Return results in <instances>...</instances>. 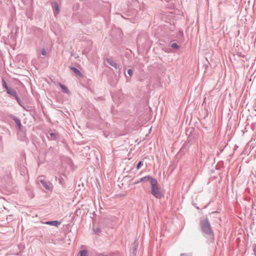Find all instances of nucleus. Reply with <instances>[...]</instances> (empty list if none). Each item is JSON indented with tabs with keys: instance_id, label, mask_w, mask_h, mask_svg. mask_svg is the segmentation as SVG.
I'll return each mask as SVG.
<instances>
[{
	"instance_id": "nucleus-1",
	"label": "nucleus",
	"mask_w": 256,
	"mask_h": 256,
	"mask_svg": "<svg viewBox=\"0 0 256 256\" xmlns=\"http://www.w3.org/2000/svg\"><path fill=\"white\" fill-rule=\"evenodd\" d=\"M200 228L202 232L206 236L210 242H214V235L210 222L208 218L201 220L200 221Z\"/></svg>"
},
{
	"instance_id": "nucleus-2",
	"label": "nucleus",
	"mask_w": 256,
	"mask_h": 256,
	"mask_svg": "<svg viewBox=\"0 0 256 256\" xmlns=\"http://www.w3.org/2000/svg\"><path fill=\"white\" fill-rule=\"evenodd\" d=\"M150 194L156 198H161L162 194L157 180L154 178L152 179V180L150 182Z\"/></svg>"
},
{
	"instance_id": "nucleus-3",
	"label": "nucleus",
	"mask_w": 256,
	"mask_h": 256,
	"mask_svg": "<svg viewBox=\"0 0 256 256\" xmlns=\"http://www.w3.org/2000/svg\"><path fill=\"white\" fill-rule=\"evenodd\" d=\"M152 176L148 175L145 176L141 178L138 180L134 182V184H139L140 182H148L150 183V182L152 180V179H154Z\"/></svg>"
},
{
	"instance_id": "nucleus-4",
	"label": "nucleus",
	"mask_w": 256,
	"mask_h": 256,
	"mask_svg": "<svg viewBox=\"0 0 256 256\" xmlns=\"http://www.w3.org/2000/svg\"><path fill=\"white\" fill-rule=\"evenodd\" d=\"M10 117L15 122L17 126H18V129L21 130L22 124L20 120L12 114H10Z\"/></svg>"
},
{
	"instance_id": "nucleus-5",
	"label": "nucleus",
	"mask_w": 256,
	"mask_h": 256,
	"mask_svg": "<svg viewBox=\"0 0 256 256\" xmlns=\"http://www.w3.org/2000/svg\"><path fill=\"white\" fill-rule=\"evenodd\" d=\"M42 176H40L38 178V180L40 182L44 188L46 190H49L50 188L48 184L42 178Z\"/></svg>"
},
{
	"instance_id": "nucleus-6",
	"label": "nucleus",
	"mask_w": 256,
	"mask_h": 256,
	"mask_svg": "<svg viewBox=\"0 0 256 256\" xmlns=\"http://www.w3.org/2000/svg\"><path fill=\"white\" fill-rule=\"evenodd\" d=\"M106 61L108 64L114 67L116 69H118V64L115 61L110 58H106Z\"/></svg>"
},
{
	"instance_id": "nucleus-7",
	"label": "nucleus",
	"mask_w": 256,
	"mask_h": 256,
	"mask_svg": "<svg viewBox=\"0 0 256 256\" xmlns=\"http://www.w3.org/2000/svg\"><path fill=\"white\" fill-rule=\"evenodd\" d=\"M70 68L71 70L76 76H79L80 77H82V74L77 68L75 67H70Z\"/></svg>"
},
{
	"instance_id": "nucleus-8",
	"label": "nucleus",
	"mask_w": 256,
	"mask_h": 256,
	"mask_svg": "<svg viewBox=\"0 0 256 256\" xmlns=\"http://www.w3.org/2000/svg\"><path fill=\"white\" fill-rule=\"evenodd\" d=\"M46 224L56 226L58 227V226L60 224V222L58 220H53V221H48L46 222Z\"/></svg>"
},
{
	"instance_id": "nucleus-9",
	"label": "nucleus",
	"mask_w": 256,
	"mask_h": 256,
	"mask_svg": "<svg viewBox=\"0 0 256 256\" xmlns=\"http://www.w3.org/2000/svg\"><path fill=\"white\" fill-rule=\"evenodd\" d=\"M59 86L60 88L63 90L64 92L66 94H68L70 93V92L68 88L66 86L62 84L61 83H59Z\"/></svg>"
},
{
	"instance_id": "nucleus-10",
	"label": "nucleus",
	"mask_w": 256,
	"mask_h": 256,
	"mask_svg": "<svg viewBox=\"0 0 256 256\" xmlns=\"http://www.w3.org/2000/svg\"><path fill=\"white\" fill-rule=\"evenodd\" d=\"M6 92L8 94L14 97L18 94L16 92L14 89H12L10 88L8 90H6Z\"/></svg>"
},
{
	"instance_id": "nucleus-11",
	"label": "nucleus",
	"mask_w": 256,
	"mask_h": 256,
	"mask_svg": "<svg viewBox=\"0 0 256 256\" xmlns=\"http://www.w3.org/2000/svg\"><path fill=\"white\" fill-rule=\"evenodd\" d=\"M2 84L3 88H5L6 90L10 88L8 86L6 82L4 79H2Z\"/></svg>"
},
{
	"instance_id": "nucleus-12",
	"label": "nucleus",
	"mask_w": 256,
	"mask_h": 256,
	"mask_svg": "<svg viewBox=\"0 0 256 256\" xmlns=\"http://www.w3.org/2000/svg\"><path fill=\"white\" fill-rule=\"evenodd\" d=\"M170 46L175 49V50H178L180 48L179 46L176 43V42H170Z\"/></svg>"
},
{
	"instance_id": "nucleus-13",
	"label": "nucleus",
	"mask_w": 256,
	"mask_h": 256,
	"mask_svg": "<svg viewBox=\"0 0 256 256\" xmlns=\"http://www.w3.org/2000/svg\"><path fill=\"white\" fill-rule=\"evenodd\" d=\"M49 135L52 137V140H56L57 138V134L55 132H50Z\"/></svg>"
},
{
	"instance_id": "nucleus-14",
	"label": "nucleus",
	"mask_w": 256,
	"mask_h": 256,
	"mask_svg": "<svg viewBox=\"0 0 256 256\" xmlns=\"http://www.w3.org/2000/svg\"><path fill=\"white\" fill-rule=\"evenodd\" d=\"M87 254V252L86 250H82L79 254V256H86Z\"/></svg>"
},
{
	"instance_id": "nucleus-15",
	"label": "nucleus",
	"mask_w": 256,
	"mask_h": 256,
	"mask_svg": "<svg viewBox=\"0 0 256 256\" xmlns=\"http://www.w3.org/2000/svg\"><path fill=\"white\" fill-rule=\"evenodd\" d=\"M143 165V162L142 161H140L136 166V170H138L140 168V167Z\"/></svg>"
},
{
	"instance_id": "nucleus-16",
	"label": "nucleus",
	"mask_w": 256,
	"mask_h": 256,
	"mask_svg": "<svg viewBox=\"0 0 256 256\" xmlns=\"http://www.w3.org/2000/svg\"><path fill=\"white\" fill-rule=\"evenodd\" d=\"M94 230L96 234H99L101 232V229L100 228H94Z\"/></svg>"
},
{
	"instance_id": "nucleus-17",
	"label": "nucleus",
	"mask_w": 256,
	"mask_h": 256,
	"mask_svg": "<svg viewBox=\"0 0 256 256\" xmlns=\"http://www.w3.org/2000/svg\"><path fill=\"white\" fill-rule=\"evenodd\" d=\"M54 6L56 10L57 11H58V2H54Z\"/></svg>"
},
{
	"instance_id": "nucleus-18",
	"label": "nucleus",
	"mask_w": 256,
	"mask_h": 256,
	"mask_svg": "<svg viewBox=\"0 0 256 256\" xmlns=\"http://www.w3.org/2000/svg\"><path fill=\"white\" fill-rule=\"evenodd\" d=\"M252 248L254 255L256 256V244H253Z\"/></svg>"
},
{
	"instance_id": "nucleus-19",
	"label": "nucleus",
	"mask_w": 256,
	"mask_h": 256,
	"mask_svg": "<svg viewBox=\"0 0 256 256\" xmlns=\"http://www.w3.org/2000/svg\"><path fill=\"white\" fill-rule=\"evenodd\" d=\"M15 98H16V101L18 102L20 104L21 100H20V98L18 96V94L15 96Z\"/></svg>"
},
{
	"instance_id": "nucleus-20",
	"label": "nucleus",
	"mask_w": 256,
	"mask_h": 256,
	"mask_svg": "<svg viewBox=\"0 0 256 256\" xmlns=\"http://www.w3.org/2000/svg\"><path fill=\"white\" fill-rule=\"evenodd\" d=\"M41 54L43 55V56H45L46 55V50L44 49V48H42L41 50Z\"/></svg>"
},
{
	"instance_id": "nucleus-21",
	"label": "nucleus",
	"mask_w": 256,
	"mask_h": 256,
	"mask_svg": "<svg viewBox=\"0 0 256 256\" xmlns=\"http://www.w3.org/2000/svg\"><path fill=\"white\" fill-rule=\"evenodd\" d=\"M128 75L130 76H132V74H133V72L132 70L131 69H128Z\"/></svg>"
},
{
	"instance_id": "nucleus-22",
	"label": "nucleus",
	"mask_w": 256,
	"mask_h": 256,
	"mask_svg": "<svg viewBox=\"0 0 256 256\" xmlns=\"http://www.w3.org/2000/svg\"><path fill=\"white\" fill-rule=\"evenodd\" d=\"M136 249H137V248H136V246H134V250H133V253L136 254Z\"/></svg>"
},
{
	"instance_id": "nucleus-23",
	"label": "nucleus",
	"mask_w": 256,
	"mask_h": 256,
	"mask_svg": "<svg viewBox=\"0 0 256 256\" xmlns=\"http://www.w3.org/2000/svg\"><path fill=\"white\" fill-rule=\"evenodd\" d=\"M180 256H190L187 254H181Z\"/></svg>"
},
{
	"instance_id": "nucleus-24",
	"label": "nucleus",
	"mask_w": 256,
	"mask_h": 256,
	"mask_svg": "<svg viewBox=\"0 0 256 256\" xmlns=\"http://www.w3.org/2000/svg\"><path fill=\"white\" fill-rule=\"evenodd\" d=\"M47 137H48V139H50V136H48H48H47Z\"/></svg>"
}]
</instances>
